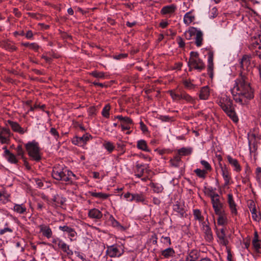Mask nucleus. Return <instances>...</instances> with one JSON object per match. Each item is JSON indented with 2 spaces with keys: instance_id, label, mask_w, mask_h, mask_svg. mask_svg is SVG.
Returning <instances> with one entry per match:
<instances>
[{
  "instance_id": "f257e3e1",
  "label": "nucleus",
  "mask_w": 261,
  "mask_h": 261,
  "mask_svg": "<svg viewBox=\"0 0 261 261\" xmlns=\"http://www.w3.org/2000/svg\"><path fill=\"white\" fill-rule=\"evenodd\" d=\"M231 89L234 100L241 105L247 104L254 97V91L248 78L241 74L234 81Z\"/></svg>"
},
{
  "instance_id": "f03ea898",
  "label": "nucleus",
  "mask_w": 261,
  "mask_h": 261,
  "mask_svg": "<svg viewBox=\"0 0 261 261\" xmlns=\"http://www.w3.org/2000/svg\"><path fill=\"white\" fill-rule=\"evenodd\" d=\"M218 103L234 122H238L239 119L233 106L232 100L226 95L220 97L218 100Z\"/></svg>"
},
{
  "instance_id": "7ed1b4c3",
  "label": "nucleus",
  "mask_w": 261,
  "mask_h": 261,
  "mask_svg": "<svg viewBox=\"0 0 261 261\" xmlns=\"http://www.w3.org/2000/svg\"><path fill=\"white\" fill-rule=\"evenodd\" d=\"M53 177L58 180H62L68 183L72 182V177L75 175L68 169H54L52 172Z\"/></svg>"
},
{
  "instance_id": "20e7f679",
  "label": "nucleus",
  "mask_w": 261,
  "mask_h": 261,
  "mask_svg": "<svg viewBox=\"0 0 261 261\" xmlns=\"http://www.w3.org/2000/svg\"><path fill=\"white\" fill-rule=\"evenodd\" d=\"M185 37L187 40H191L193 36H195V43L197 47H200L203 44V34L200 30L196 28L190 27L184 33Z\"/></svg>"
},
{
  "instance_id": "39448f33",
  "label": "nucleus",
  "mask_w": 261,
  "mask_h": 261,
  "mask_svg": "<svg viewBox=\"0 0 261 261\" xmlns=\"http://www.w3.org/2000/svg\"><path fill=\"white\" fill-rule=\"evenodd\" d=\"M173 101H178L181 99L185 100L188 102L194 103L195 99L189 94L181 89H175L168 91Z\"/></svg>"
},
{
  "instance_id": "423d86ee",
  "label": "nucleus",
  "mask_w": 261,
  "mask_h": 261,
  "mask_svg": "<svg viewBox=\"0 0 261 261\" xmlns=\"http://www.w3.org/2000/svg\"><path fill=\"white\" fill-rule=\"evenodd\" d=\"M26 150L32 160L39 162L41 159L39 144L35 141L29 142L25 145Z\"/></svg>"
},
{
  "instance_id": "0eeeda50",
  "label": "nucleus",
  "mask_w": 261,
  "mask_h": 261,
  "mask_svg": "<svg viewBox=\"0 0 261 261\" xmlns=\"http://www.w3.org/2000/svg\"><path fill=\"white\" fill-rule=\"evenodd\" d=\"M213 207L216 213H221V211L224 210L223 204L221 202L219 199V195L216 193H212L210 194Z\"/></svg>"
},
{
  "instance_id": "6e6552de",
  "label": "nucleus",
  "mask_w": 261,
  "mask_h": 261,
  "mask_svg": "<svg viewBox=\"0 0 261 261\" xmlns=\"http://www.w3.org/2000/svg\"><path fill=\"white\" fill-rule=\"evenodd\" d=\"M118 119L121 121V127L122 131L130 129V125L133 123V120L128 117H123L122 115L115 116L114 120Z\"/></svg>"
},
{
  "instance_id": "1a4fd4ad",
  "label": "nucleus",
  "mask_w": 261,
  "mask_h": 261,
  "mask_svg": "<svg viewBox=\"0 0 261 261\" xmlns=\"http://www.w3.org/2000/svg\"><path fill=\"white\" fill-rule=\"evenodd\" d=\"M188 65L190 68V70L194 68L199 71H201L205 68V65L202 60L200 58L192 60L191 61H188Z\"/></svg>"
},
{
  "instance_id": "9d476101",
  "label": "nucleus",
  "mask_w": 261,
  "mask_h": 261,
  "mask_svg": "<svg viewBox=\"0 0 261 261\" xmlns=\"http://www.w3.org/2000/svg\"><path fill=\"white\" fill-rule=\"evenodd\" d=\"M173 210L180 217H183L185 215L186 211L184 202L177 201L173 205Z\"/></svg>"
},
{
  "instance_id": "9b49d317",
  "label": "nucleus",
  "mask_w": 261,
  "mask_h": 261,
  "mask_svg": "<svg viewBox=\"0 0 261 261\" xmlns=\"http://www.w3.org/2000/svg\"><path fill=\"white\" fill-rule=\"evenodd\" d=\"M193 215L194 219L197 220L200 224L199 227L204 228L205 227H207L208 223L206 221H204V218L201 215V211L198 209L193 210Z\"/></svg>"
},
{
  "instance_id": "f8f14e48",
  "label": "nucleus",
  "mask_w": 261,
  "mask_h": 261,
  "mask_svg": "<svg viewBox=\"0 0 261 261\" xmlns=\"http://www.w3.org/2000/svg\"><path fill=\"white\" fill-rule=\"evenodd\" d=\"M106 253L110 257H119L121 255V253L116 245L108 246Z\"/></svg>"
},
{
  "instance_id": "ddd939ff",
  "label": "nucleus",
  "mask_w": 261,
  "mask_h": 261,
  "mask_svg": "<svg viewBox=\"0 0 261 261\" xmlns=\"http://www.w3.org/2000/svg\"><path fill=\"white\" fill-rule=\"evenodd\" d=\"M7 123L11 126L13 131L20 134H23L27 131V129H24L23 128L21 127L17 122L8 120H7Z\"/></svg>"
},
{
  "instance_id": "4468645a",
  "label": "nucleus",
  "mask_w": 261,
  "mask_h": 261,
  "mask_svg": "<svg viewBox=\"0 0 261 261\" xmlns=\"http://www.w3.org/2000/svg\"><path fill=\"white\" fill-rule=\"evenodd\" d=\"M219 166L221 168L222 175L224 180V186H228L229 184L230 179V176L228 170V168L226 165L223 166L222 164L219 162Z\"/></svg>"
},
{
  "instance_id": "2eb2a0df",
  "label": "nucleus",
  "mask_w": 261,
  "mask_h": 261,
  "mask_svg": "<svg viewBox=\"0 0 261 261\" xmlns=\"http://www.w3.org/2000/svg\"><path fill=\"white\" fill-rule=\"evenodd\" d=\"M213 58H214L213 52L210 51L208 53L207 73L209 74L210 77H211V78H212L213 76V70H214Z\"/></svg>"
},
{
  "instance_id": "dca6fc26",
  "label": "nucleus",
  "mask_w": 261,
  "mask_h": 261,
  "mask_svg": "<svg viewBox=\"0 0 261 261\" xmlns=\"http://www.w3.org/2000/svg\"><path fill=\"white\" fill-rule=\"evenodd\" d=\"M226 230V229H216V233L219 239V242L222 245L224 246H226L228 243L226 234L225 233Z\"/></svg>"
},
{
  "instance_id": "f3484780",
  "label": "nucleus",
  "mask_w": 261,
  "mask_h": 261,
  "mask_svg": "<svg viewBox=\"0 0 261 261\" xmlns=\"http://www.w3.org/2000/svg\"><path fill=\"white\" fill-rule=\"evenodd\" d=\"M227 202L232 215L233 216L237 215L238 211L236 208L237 205L233 200V195L232 194H228Z\"/></svg>"
},
{
  "instance_id": "a211bd4d",
  "label": "nucleus",
  "mask_w": 261,
  "mask_h": 261,
  "mask_svg": "<svg viewBox=\"0 0 261 261\" xmlns=\"http://www.w3.org/2000/svg\"><path fill=\"white\" fill-rule=\"evenodd\" d=\"M176 9V5L171 4L163 7L161 10V13L164 15L172 14L175 11Z\"/></svg>"
},
{
  "instance_id": "6ab92c4d",
  "label": "nucleus",
  "mask_w": 261,
  "mask_h": 261,
  "mask_svg": "<svg viewBox=\"0 0 261 261\" xmlns=\"http://www.w3.org/2000/svg\"><path fill=\"white\" fill-rule=\"evenodd\" d=\"M251 49L254 56L258 57L261 59V44L257 41L253 43L251 46Z\"/></svg>"
},
{
  "instance_id": "aec40b11",
  "label": "nucleus",
  "mask_w": 261,
  "mask_h": 261,
  "mask_svg": "<svg viewBox=\"0 0 261 261\" xmlns=\"http://www.w3.org/2000/svg\"><path fill=\"white\" fill-rule=\"evenodd\" d=\"M240 64L241 67L243 70H248L250 64V57L247 55L243 56Z\"/></svg>"
},
{
  "instance_id": "412c9836",
  "label": "nucleus",
  "mask_w": 261,
  "mask_h": 261,
  "mask_svg": "<svg viewBox=\"0 0 261 261\" xmlns=\"http://www.w3.org/2000/svg\"><path fill=\"white\" fill-rule=\"evenodd\" d=\"M88 216L92 219H99L102 217V214L98 209L92 208L89 211Z\"/></svg>"
},
{
  "instance_id": "4be33fe9",
  "label": "nucleus",
  "mask_w": 261,
  "mask_h": 261,
  "mask_svg": "<svg viewBox=\"0 0 261 261\" xmlns=\"http://www.w3.org/2000/svg\"><path fill=\"white\" fill-rule=\"evenodd\" d=\"M210 95V91L208 86H204L200 89L199 97L200 99L206 100Z\"/></svg>"
},
{
  "instance_id": "5701e85b",
  "label": "nucleus",
  "mask_w": 261,
  "mask_h": 261,
  "mask_svg": "<svg viewBox=\"0 0 261 261\" xmlns=\"http://www.w3.org/2000/svg\"><path fill=\"white\" fill-rule=\"evenodd\" d=\"M227 159L229 163L232 166L234 167V170L237 172H239L241 170V167L239 164L238 160L236 159L232 158L230 155H227Z\"/></svg>"
},
{
  "instance_id": "b1692460",
  "label": "nucleus",
  "mask_w": 261,
  "mask_h": 261,
  "mask_svg": "<svg viewBox=\"0 0 261 261\" xmlns=\"http://www.w3.org/2000/svg\"><path fill=\"white\" fill-rule=\"evenodd\" d=\"M200 256V253L197 250H192L186 258V261H197Z\"/></svg>"
},
{
  "instance_id": "393cba45",
  "label": "nucleus",
  "mask_w": 261,
  "mask_h": 261,
  "mask_svg": "<svg viewBox=\"0 0 261 261\" xmlns=\"http://www.w3.org/2000/svg\"><path fill=\"white\" fill-rule=\"evenodd\" d=\"M216 214L218 216V223L221 225H224L227 221V216L225 211H221L220 213H216Z\"/></svg>"
},
{
  "instance_id": "a878e982",
  "label": "nucleus",
  "mask_w": 261,
  "mask_h": 261,
  "mask_svg": "<svg viewBox=\"0 0 261 261\" xmlns=\"http://www.w3.org/2000/svg\"><path fill=\"white\" fill-rule=\"evenodd\" d=\"M135 201L136 202H141L144 203L145 201V197L143 193L134 194L132 195V198L129 200V201Z\"/></svg>"
},
{
  "instance_id": "bb28decb",
  "label": "nucleus",
  "mask_w": 261,
  "mask_h": 261,
  "mask_svg": "<svg viewBox=\"0 0 261 261\" xmlns=\"http://www.w3.org/2000/svg\"><path fill=\"white\" fill-rule=\"evenodd\" d=\"M137 147L139 149L146 152H150V150L148 148L146 142L144 140H140L137 141Z\"/></svg>"
},
{
  "instance_id": "cd10ccee",
  "label": "nucleus",
  "mask_w": 261,
  "mask_h": 261,
  "mask_svg": "<svg viewBox=\"0 0 261 261\" xmlns=\"http://www.w3.org/2000/svg\"><path fill=\"white\" fill-rule=\"evenodd\" d=\"M175 254V251L172 248H168L161 251V255L164 258H169L172 257Z\"/></svg>"
},
{
  "instance_id": "c85d7f7f",
  "label": "nucleus",
  "mask_w": 261,
  "mask_h": 261,
  "mask_svg": "<svg viewBox=\"0 0 261 261\" xmlns=\"http://www.w3.org/2000/svg\"><path fill=\"white\" fill-rule=\"evenodd\" d=\"M195 19V16L193 15L191 12L186 13L184 16V22L189 25Z\"/></svg>"
},
{
  "instance_id": "c756f323",
  "label": "nucleus",
  "mask_w": 261,
  "mask_h": 261,
  "mask_svg": "<svg viewBox=\"0 0 261 261\" xmlns=\"http://www.w3.org/2000/svg\"><path fill=\"white\" fill-rule=\"evenodd\" d=\"M192 152V148L191 147H182L178 150V154L179 156L180 155L186 156L191 154Z\"/></svg>"
},
{
  "instance_id": "7c9ffc66",
  "label": "nucleus",
  "mask_w": 261,
  "mask_h": 261,
  "mask_svg": "<svg viewBox=\"0 0 261 261\" xmlns=\"http://www.w3.org/2000/svg\"><path fill=\"white\" fill-rule=\"evenodd\" d=\"M64 234L70 238L71 241L74 240L76 239V232L74 229H63Z\"/></svg>"
},
{
  "instance_id": "2f4dec72",
  "label": "nucleus",
  "mask_w": 261,
  "mask_h": 261,
  "mask_svg": "<svg viewBox=\"0 0 261 261\" xmlns=\"http://www.w3.org/2000/svg\"><path fill=\"white\" fill-rule=\"evenodd\" d=\"M171 165L175 167H178L180 166L181 162L180 156L179 155H176L170 160Z\"/></svg>"
},
{
  "instance_id": "473e14b6",
  "label": "nucleus",
  "mask_w": 261,
  "mask_h": 261,
  "mask_svg": "<svg viewBox=\"0 0 261 261\" xmlns=\"http://www.w3.org/2000/svg\"><path fill=\"white\" fill-rule=\"evenodd\" d=\"M150 187L153 189V192L156 193H161L164 189L163 186L158 183L151 182L150 184Z\"/></svg>"
},
{
  "instance_id": "72a5a7b5",
  "label": "nucleus",
  "mask_w": 261,
  "mask_h": 261,
  "mask_svg": "<svg viewBox=\"0 0 261 261\" xmlns=\"http://www.w3.org/2000/svg\"><path fill=\"white\" fill-rule=\"evenodd\" d=\"M13 210L15 212L20 214H24L27 211L26 207L22 204H15L14 206Z\"/></svg>"
},
{
  "instance_id": "f704fd0d",
  "label": "nucleus",
  "mask_w": 261,
  "mask_h": 261,
  "mask_svg": "<svg viewBox=\"0 0 261 261\" xmlns=\"http://www.w3.org/2000/svg\"><path fill=\"white\" fill-rule=\"evenodd\" d=\"M252 244L255 251L257 253H261V242L257 239H254Z\"/></svg>"
},
{
  "instance_id": "c9c22d12",
  "label": "nucleus",
  "mask_w": 261,
  "mask_h": 261,
  "mask_svg": "<svg viewBox=\"0 0 261 261\" xmlns=\"http://www.w3.org/2000/svg\"><path fill=\"white\" fill-rule=\"evenodd\" d=\"M91 136L89 134H86L83 135L82 137H77L76 138L77 143H86L90 138Z\"/></svg>"
},
{
  "instance_id": "e433bc0d",
  "label": "nucleus",
  "mask_w": 261,
  "mask_h": 261,
  "mask_svg": "<svg viewBox=\"0 0 261 261\" xmlns=\"http://www.w3.org/2000/svg\"><path fill=\"white\" fill-rule=\"evenodd\" d=\"M90 195L94 197L98 198L101 199H107L109 195L107 194L103 193L101 192L96 193V192H90Z\"/></svg>"
},
{
  "instance_id": "4c0bfd02",
  "label": "nucleus",
  "mask_w": 261,
  "mask_h": 261,
  "mask_svg": "<svg viewBox=\"0 0 261 261\" xmlns=\"http://www.w3.org/2000/svg\"><path fill=\"white\" fill-rule=\"evenodd\" d=\"M111 109V107L109 104L106 105L102 109L101 114L105 118H109L110 116V110Z\"/></svg>"
},
{
  "instance_id": "58836bf2",
  "label": "nucleus",
  "mask_w": 261,
  "mask_h": 261,
  "mask_svg": "<svg viewBox=\"0 0 261 261\" xmlns=\"http://www.w3.org/2000/svg\"><path fill=\"white\" fill-rule=\"evenodd\" d=\"M22 45L25 47H28L31 49H32L34 50H37L39 47V45L36 43H29V42H25L22 43Z\"/></svg>"
},
{
  "instance_id": "ea45409f",
  "label": "nucleus",
  "mask_w": 261,
  "mask_h": 261,
  "mask_svg": "<svg viewBox=\"0 0 261 261\" xmlns=\"http://www.w3.org/2000/svg\"><path fill=\"white\" fill-rule=\"evenodd\" d=\"M194 172L196 173L197 176L199 177L205 178L206 174V171L205 170H201L200 169H196L194 170Z\"/></svg>"
},
{
  "instance_id": "a19ab883",
  "label": "nucleus",
  "mask_w": 261,
  "mask_h": 261,
  "mask_svg": "<svg viewBox=\"0 0 261 261\" xmlns=\"http://www.w3.org/2000/svg\"><path fill=\"white\" fill-rule=\"evenodd\" d=\"M109 221L111 222L112 226L113 227H120V228H124L112 216H110Z\"/></svg>"
},
{
  "instance_id": "79ce46f5",
  "label": "nucleus",
  "mask_w": 261,
  "mask_h": 261,
  "mask_svg": "<svg viewBox=\"0 0 261 261\" xmlns=\"http://www.w3.org/2000/svg\"><path fill=\"white\" fill-rule=\"evenodd\" d=\"M90 74V75H92L93 77L98 78V79H105V74L103 72L93 71Z\"/></svg>"
},
{
  "instance_id": "37998d69",
  "label": "nucleus",
  "mask_w": 261,
  "mask_h": 261,
  "mask_svg": "<svg viewBox=\"0 0 261 261\" xmlns=\"http://www.w3.org/2000/svg\"><path fill=\"white\" fill-rule=\"evenodd\" d=\"M136 170L137 173H144L145 169L146 168V165L142 164H140L138 162L136 163Z\"/></svg>"
},
{
  "instance_id": "c03bdc74",
  "label": "nucleus",
  "mask_w": 261,
  "mask_h": 261,
  "mask_svg": "<svg viewBox=\"0 0 261 261\" xmlns=\"http://www.w3.org/2000/svg\"><path fill=\"white\" fill-rule=\"evenodd\" d=\"M205 239L208 242H211L213 239V233L211 229H205L204 231Z\"/></svg>"
},
{
  "instance_id": "a18cd8bd",
  "label": "nucleus",
  "mask_w": 261,
  "mask_h": 261,
  "mask_svg": "<svg viewBox=\"0 0 261 261\" xmlns=\"http://www.w3.org/2000/svg\"><path fill=\"white\" fill-rule=\"evenodd\" d=\"M40 233L48 239L50 238L52 236L51 229H40Z\"/></svg>"
},
{
  "instance_id": "49530a36",
  "label": "nucleus",
  "mask_w": 261,
  "mask_h": 261,
  "mask_svg": "<svg viewBox=\"0 0 261 261\" xmlns=\"http://www.w3.org/2000/svg\"><path fill=\"white\" fill-rule=\"evenodd\" d=\"M103 146L109 152H111L114 149V146L110 142H107L103 144Z\"/></svg>"
},
{
  "instance_id": "de8ad7c7",
  "label": "nucleus",
  "mask_w": 261,
  "mask_h": 261,
  "mask_svg": "<svg viewBox=\"0 0 261 261\" xmlns=\"http://www.w3.org/2000/svg\"><path fill=\"white\" fill-rule=\"evenodd\" d=\"M184 85L186 88L188 89H193L195 88V85L193 84L190 81L185 80L183 82Z\"/></svg>"
},
{
  "instance_id": "09e8293b",
  "label": "nucleus",
  "mask_w": 261,
  "mask_h": 261,
  "mask_svg": "<svg viewBox=\"0 0 261 261\" xmlns=\"http://www.w3.org/2000/svg\"><path fill=\"white\" fill-rule=\"evenodd\" d=\"M200 163L205 168V171H210L212 170V167L207 161L205 160H201Z\"/></svg>"
},
{
  "instance_id": "8fccbe9b",
  "label": "nucleus",
  "mask_w": 261,
  "mask_h": 261,
  "mask_svg": "<svg viewBox=\"0 0 261 261\" xmlns=\"http://www.w3.org/2000/svg\"><path fill=\"white\" fill-rule=\"evenodd\" d=\"M7 160L10 163L12 164H16L18 162V160L16 159L15 155L13 153L7 156Z\"/></svg>"
},
{
  "instance_id": "3c124183",
  "label": "nucleus",
  "mask_w": 261,
  "mask_h": 261,
  "mask_svg": "<svg viewBox=\"0 0 261 261\" xmlns=\"http://www.w3.org/2000/svg\"><path fill=\"white\" fill-rule=\"evenodd\" d=\"M50 133L54 136L56 140L57 141L59 138V134L57 129L54 127H51L49 131Z\"/></svg>"
},
{
  "instance_id": "603ef678",
  "label": "nucleus",
  "mask_w": 261,
  "mask_h": 261,
  "mask_svg": "<svg viewBox=\"0 0 261 261\" xmlns=\"http://www.w3.org/2000/svg\"><path fill=\"white\" fill-rule=\"evenodd\" d=\"M176 41L177 42V43L178 44V46L180 48H183L185 46V43L183 40V39L180 37L178 36L176 38Z\"/></svg>"
},
{
  "instance_id": "864d4df0",
  "label": "nucleus",
  "mask_w": 261,
  "mask_h": 261,
  "mask_svg": "<svg viewBox=\"0 0 261 261\" xmlns=\"http://www.w3.org/2000/svg\"><path fill=\"white\" fill-rule=\"evenodd\" d=\"M9 139L8 137L4 136L2 133H0V142L2 144H8L9 143Z\"/></svg>"
},
{
  "instance_id": "5fc2aeb1",
  "label": "nucleus",
  "mask_w": 261,
  "mask_h": 261,
  "mask_svg": "<svg viewBox=\"0 0 261 261\" xmlns=\"http://www.w3.org/2000/svg\"><path fill=\"white\" fill-rule=\"evenodd\" d=\"M0 133H2V134L3 135H7V137H9L11 135V132L10 130L8 128L6 127H3L2 128L1 131L0 132Z\"/></svg>"
},
{
  "instance_id": "6e6d98bb",
  "label": "nucleus",
  "mask_w": 261,
  "mask_h": 261,
  "mask_svg": "<svg viewBox=\"0 0 261 261\" xmlns=\"http://www.w3.org/2000/svg\"><path fill=\"white\" fill-rule=\"evenodd\" d=\"M198 58H199V54L197 52L191 51L190 53V57L189 58V61H191L192 60H195Z\"/></svg>"
},
{
  "instance_id": "4d7b16f0",
  "label": "nucleus",
  "mask_w": 261,
  "mask_h": 261,
  "mask_svg": "<svg viewBox=\"0 0 261 261\" xmlns=\"http://www.w3.org/2000/svg\"><path fill=\"white\" fill-rule=\"evenodd\" d=\"M16 151L17 153V155L19 156H21L22 158H23V150L22 149L21 145H18L16 148Z\"/></svg>"
},
{
  "instance_id": "13d9d810",
  "label": "nucleus",
  "mask_w": 261,
  "mask_h": 261,
  "mask_svg": "<svg viewBox=\"0 0 261 261\" xmlns=\"http://www.w3.org/2000/svg\"><path fill=\"white\" fill-rule=\"evenodd\" d=\"M217 11L218 10L216 7L213 8L210 12V17L211 18H214L216 17L218 14Z\"/></svg>"
},
{
  "instance_id": "bf43d9fd",
  "label": "nucleus",
  "mask_w": 261,
  "mask_h": 261,
  "mask_svg": "<svg viewBox=\"0 0 261 261\" xmlns=\"http://www.w3.org/2000/svg\"><path fill=\"white\" fill-rule=\"evenodd\" d=\"M149 241L153 244L156 245L158 242V237L156 234H153L149 238Z\"/></svg>"
},
{
  "instance_id": "052dcab7",
  "label": "nucleus",
  "mask_w": 261,
  "mask_h": 261,
  "mask_svg": "<svg viewBox=\"0 0 261 261\" xmlns=\"http://www.w3.org/2000/svg\"><path fill=\"white\" fill-rule=\"evenodd\" d=\"M159 119L162 120V121L167 122L171 120V118L168 116L160 115L159 117Z\"/></svg>"
},
{
  "instance_id": "680f3d73",
  "label": "nucleus",
  "mask_w": 261,
  "mask_h": 261,
  "mask_svg": "<svg viewBox=\"0 0 261 261\" xmlns=\"http://www.w3.org/2000/svg\"><path fill=\"white\" fill-rule=\"evenodd\" d=\"M127 56L128 55L127 54H120L119 55L114 56V58L116 60H120L126 58Z\"/></svg>"
},
{
  "instance_id": "e2e57ef3",
  "label": "nucleus",
  "mask_w": 261,
  "mask_h": 261,
  "mask_svg": "<svg viewBox=\"0 0 261 261\" xmlns=\"http://www.w3.org/2000/svg\"><path fill=\"white\" fill-rule=\"evenodd\" d=\"M45 107V106L44 105H43L40 106L38 105L35 104L33 107L30 106L29 111H34L35 109H38V108H39L43 110Z\"/></svg>"
},
{
  "instance_id": "0e129e2a",
  "label": "nucleus",
  "mask_w": 261,
  "mask_h": 261,
  "mask_svg": "<svg viewBox=\"0 0 261 261\" xmlns=\"http://www.w3.org/2000/svg\"><path fill=\"white\" fill-rule=\"evenodd\" d=\"M34 180L38 188H41L43 187V183L40 179L38 178H34Z\"/></svg>"
},
{
  "instance_id": "69168bd1",
  "label": "nucleus",
  "mask_w": 261,
  "mask_h": 261,
  "mask_svg": "<svg viewBox=\"0 0 261 261\" xmlns=\"http://www.w3.org/2000/svg\"><path fill=\"white\" fill-rule=\"evenodd\" d=\"M58 246L60 248L63 250L64 249H66V247L67 245L61 240V241H58Z\"/></svg>"
},
{
  "instance_id": "338daca9",
  "label": "nucleus",
  "mask_w": 261,
  "mask_h": 261,
  "mask_svg": "<svg viewBox=\"0 0 261 261\" xmlns=\"http://www.w3.org/2000/svg\"><path fill=\"white\" fill-rule=\"evenodd\" d=\"M140 125L141 129L143 132H146L147 131V126H146V125L142 121H140Z\"/></svg>"
},
{
  "instance_id": "774afa93",
  "label": "nucleus",
  "mask_w": 261,
  "mask_h": 261,
  "mask_svg": "<svg viewBox=\"0 0 261 261\" xmlns=\"http://www.w3.org/2000/svg\"><path fill=\"white\" fill-rule=\"evenodd\" d=\"M134 194H131L129 192H127L124 194V197L126 199V200L129 201L131 198H132V195Z\"/></svg>"
}]
</instances>
